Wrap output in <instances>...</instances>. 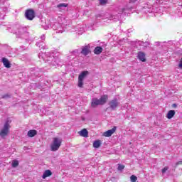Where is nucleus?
<instances>
[{
  "mask_svg": "<svg viewBox=\"0 0 182 182\" xmlns=\"http://www.w3.org/2000/svg\"><path fill=\"white\" fill-rule=\"evenodd\" d=\"M173 107H177V105L173 104Z\"/></svg>",
  "mask_w": 182,
  "mask_h": 182,
  "instance_id": "32",
  "label": "nucleus"
},
{
  "mask_svg": "<svg viewBox=\"0 0 182 182\" xmlns=\"http://www.w3.org/2000/svg\"><path fill=\"white\" fill-rule=\"evenodd\" d=\"M100 144H102L100 140L95 141L93 143V147H95V149H99V147H100Z\"/></svg>",
  "mask_w": 182,
  "mask_h": 182,
  "instance_id": "23",
  "label": "nucleus"
},
{
  "mask_svg": "<svg viewBox=\"0 0 182 182\" xmlns=\"http://www.w3.org/2000/svg\"><path fill=\"white\" fill-rule=\"evenodd\" d=\"M118 170L122 171V170H124V165H122L120 164H118Z\"/></svg>",
  "mask_w": 182,
  "mask_h": 182,
  "instance_id": "26",
  "label": "nucleus"
},
{
  "mask_svg": "<svg viewBox=\"0 0 182 182\" xmlns=\"http://www.w3.org/2000/svg\"><path fill=\"white\" fill-rule=\"evenodd\" d=\"M89 75V71H82L78 76V87H83V80Z\"/></svg>",
  "mask_w": 182,
  "mask_h": 182,
  "instance_id": "8",
  "label": "nucleus"
},
{
  "mask_svg": "<svg viewBox=\"0 0 182 182\" xmlns=\"http://www.w3.org/2000/svg\"><path fill=\"white\" fill-rule=\"evenodd\" d=\"M11 120L8 119L6 121L3 129H1V131L0 132V136L1 137H6L8 136V134L9 133V129H11Z\"/></svg>",
  "mask_w": 182,
  "mask_h": 182,
  "instance_id": "5",
  "label": "nucleus"
},
{
  "mask_svg": "<svg viewBox=\"0 0 182 182\" xmlns=\"http://www.w3.org/2000/svg\"><path fill=\"white\" fill-rule=\"evenodd\" d=\"M41 57L42 58V59H43L45 62H50V63H51V65H53L54 66L58 65V63H56V60L55 59V57L49 55V53H48V54L40 53L38 55V58H41Z\"/></svg>",
  "mask_w": 182,
  "mask_h": 182,
  "instance_id": "3",
  "label": "nucleus"
},
{
  "mask_svg": "<svg viewBox=\"0 0 182 182\" xmlns=\"http://www.w3.org/2000/svg\"><path fill=\"white\" fill-rule=\"evenodd\" d=\"M167 170H168V166H165V167L162 169V173L164 174V173H166V171H167Z\"/></svg>",
  "mask_w": 182,
  "mask_h": 182,
  "instance_id": "28",
  "label": "nucleus"
},
{
  "mask_svg": "<svg viewBox=\"0 0 182 182\" xmlns=\"http://www.w3.org/2000/svg\"><path fill=\"white\" fill-rule=\"evenodd\" d=\"M130 180L132 182H136V181H137V176L132 175L130 177Z\"/></svg>",
  "mask_w": 182,
  "mask_h": 182,
  "instance_id": "25",
  "label": "nucleus"
},
{
  "mask_svg": "<svg viewBox=\"0 0 182 182\" xmlns=\"http://www.w3.org/2000/svg\"><path fill=\"white\" fill-rule=\"evenodd\" d=\"M81 53H82V55H84V56H87V54L90 53V46H85L82 47Z\"/></svg>",
  "mask_w": 182,
  "mask_h": 182,
  "instance_id": "12",
  "label": "nucleus"
},
{
  "mask_svg": "<svg viewBox=\"0 0 182 182\" xmlns=\"http://www.w3.org/2000/svg\"><path fill=\"white\" fill-rule=\"evenodd\" d=\"M15 33L18 38L24 39L25 36H28V33L26 32V28L19 26L18 29L16 30Z\"/></svg>",
  "mask_w": 182,
  "mask_h": 182,
  "instance_id": "7",
  "label": "nucleus"
},
{
  "mask_svg": "<svg viewBox=\"0 0 182 182\" xmlns=\"http://www.w3.org/2000/svg\"><path fill=\"white\" fill-rule=\"evenodd\" d=\"M136 48L139 49V50H141V49H144L145 48H147V45H149L148 43H144L143 41H135Z\"/></svg>",
  "mask_w": 182,
  "mask_h": 182,
  "instance_id": "10",
  "label": "nucleus"
},
{
  "mask_svg": "<svg viewBox=\"0 0 182 182\" xmlns=\"http://www.w3.org/2000/svg\"><path fill=\"white\" fill-rule=\"evenodd\" d=\"M137 2V0H130L129 4H127L125 7L119 6L115 9L116 14H112L110 16L109 19L111 21H119L120 19V16L122 14H124L126 15L129 11L131 9H133V7L134 6V4Z\"/></svg>",
  "mask_w": 182,
  "mask_h": 182,
  "instance_id": "1",
  "label": "nucleus"
},
{
  "mask_svg": "<svg viewBox=\"0 0 182 182\" xmlns=\"http://www.w3.org/2000/svg\"><path fill=\"white\" fill-rule=\"evenodd\" d=\"M103 52V48L100 46H97L94 50V53L95 55H100Z\"/></svg>",
  "mask_w": 182,
  "mask_h": 182,
  "instance_id": "20",
  "label": "nucleus"
},
{
  "mask_svg": "<svg viewBox=\"0 0 182 182\" xmlns=\"http://www.w3.org/2000/svg\"><path fill=\"white\" fill-rule=\"evenodd\" d=\"M137 58L141 62H146V54L141 51L138 52Z\"/></svg>",
  "mask_w": 182,
  "mask_h": 182,
  "instance_id": "14",
  "label": "nucleus"
},
{
  "mask_svg": "<svg viewBox=\"0 0 182 182\" xmlns=\"http://www.w3.org/2000/svg\"><path fill=\"white\" fill-rule=\"evenodd\" d=\"M174 114H176V111L170 110L168 112L166 117L167 119H173V117H174Z\"/></svg>",
  "mask_w": 182,
  "mask_h": 182,
  "instance_id": "21",
  "label": "nucleus"
},
{
  "mask_svg": "<svg viewBox=\"0 0 182 182\" xmlns=\"http://www.w3.org/2000/svg\"><path fill=\"white\" fill-rule=\"evenodd\" d=\"M52 175V171L49 169L46 170L44 173H43L42 178L45 179L46 177H50Z\"/></svg>",
  "mask_w": 182,
  "mask_h": 182,
  "instance_id": "17",
  "label": "nucleus"
},
{
  "mask_svg": "<svg viewBox=\"0 0 182 182\" xmlns=\"http://www.w3.org/2000/svg\"><path fill=\"white\" fill-rule=\"evenodd\" d=\"M53 29H54V31H56V33H63L65 29V24H63V23H55L53 25Z\"/></svg>",
  "mask_w": 182,
  "mask_h": 182,
  "instance_id": "6",
  "label": "nucleus"
},
{
  "mask_svg": "<svg viewBox=\"0 0 182 182\" xmlns=\"http://www.w3.org/2000/svg\"><path fill=\"white\" fill-rule=\"evenodd\" d=\"M11 166H12V167H14V168L18 167V166H19V161H18L16 160L13 161Z\"/></svg>",
  "mask_w": 182,
  "mask_h": 182,
  "instance_id": "24",
  "label": "nucleus"
},
{
  "mask_svg": "<svg viewBox=\"0 0 182 182\" xmlns=\"http://www.w3.org/2000/svg\"><path fill=\"white\" fill-rule=\"evenodd\" d=\"M25 16L28 21H33L35 18V11L32 9H28L26 11Z\"/></svg>",
  "mask_w": 182,
  "mask_h": 182,
  "instance_id": "9",
  "label": "nucleus"
},
{
  "mask_svg": "<svg viewBox=\"0 0 182 182\" xmlns=\"http://www.w3.org/2000/svg\"><path fill=\"white\" fill-rule=\"evenodd\" d=\"M109 97L107 95H103L100 99L96 97L92 99L91 106L92 107H96L97 106H102L107 102Z\"/></svg>",
  "mask_w": 182,
  "mask_h": 182,
  "instance_id": "2",
  "label": "nucleus"
},
{
  "mask_svg": "<svg viewBox=\"0 0 182 182\" xmlns=\"http://www.w3.org/2000/svg\"><path fill=\"white\" fill-rule=\"evenodd\" d=\"M36 45L41 49H46V45H45V43L43 41L38 42Z\"/></svg>",
  "mask_w": 182,
  "mask_h": 182,
  "instance_id": "22",
  "label": "nucleus"
},
{
  "mask_svg": "<svg viewBox=\"0 0 182 182\" xmlns=\"http://www.w3.org/2000/svg\"><path fill=\"white\" fill-rule=\"evenodd\" d=\"M2 62L5 68H7V69H9V68H11V63H9V60L8 59H6V58H3Z\"/></svg>",
  "mask_w": 182,
  "mask_h": 182,
  "instance_id": "15",
  "label": "nucleus"
},
{
  "mask_svg": "<svg viewBox=\"0 0 182 182\" xmlns=\"http://www.w3.org/2000/svg\"><path fill=\"white\" fill-rule=\"evenodd\" d=\"M119 103L117 101V99L115 98L109 102V107L112 109V110H115L116 107L119 106Z\"/></svg>",
  "mask_w": 182,
  "mask_h": 182,
  "instance_id": "11",
  "label": "nucleus"
},
{
  "mask_svg": "<svg viewBox=\"0 0 182 182\" xmlns=\"http://www.w3.org/2000/svg\"><path fill=\"white\" fill-rule=\"evenodd\" d=\"M28 137H35L38 134V132L35 129H31L28 132Z\"/></svg>",
  "mask_w": 182,
  "mask_h": 182,
  "instance_id": "19",
  "label": "nucleus"
},
{
  "mask_svg": "<svg viewBox=\"0 0 182 182\" xmlns=\"http://www.w3.org/2000/svg\"><path fill=\"white\" fill-rule=\"evenodd\" d=\"M180 164H182V161L176 162V166H180Z\"/></svg>",
  "mask_w": 182,
  "mask_h": 182,
  "instance_id": "30",
  "label": "nucleus"
},
{
  "mask_svg": "<svg viewBox=\"0 0 182 182\" xmlns=\"http://www.w3.org/2000/svg\"><path fill=\"white\" fill-rule=\"evenodd\" d=\"M80 136H82V137H87L89 136V132H87V129H83L79 132Z\"/></svg>",
  "mask_w": 182,
  "mask_h": 182,
  "instance_id": "16",
  "label": "nucleus"
},
{
  "mask_svg": "<svg viewBox=\"0 0 182 182\" xmlns=\"http://www.w3.org/2000/svg\"><path fill=\"white\" fill-rule=\"evenodd\" d=\"M114 132H116V127H114L112 129L104 132L103 136H105V137H110V136H112Z\"/></svg>",
  "mask_w": 182,
  "mask_h": 182,
  "instance_id": "13",
  "label": "nucleus"
},
{
  "mask_svg": "<svg viewBox=\"0 0 182 182\" xmlns=\"http://www.w3.org/2000/svg\"><path fill=\"white\" fill-rule=\"evenodd\" d=\"M57 8L59 9V11H65V9L68 8V4L65 3H60L57 5Z\"/></svg>",
  "mask_w": 182,
  "mask_h": 182,
  "instance_id": "18",
  "label": "nucleus"
},
{
  "mask_svg": "<svg viewBox=\"0 0 182 182\" xmlns=\"http://www.w3.org/2000/svg\"><path fill=\"white\" fill-rule=\"evenodd\" d=\"M41 41H45V35L41 36Z\"/></svg>",
  "mask_w": 182,
  "mask_h": 182,
  "instance_id": "31",
  "label": "nucleus"
},
{
  "mask_svg": "<svg viewBox=\"0 0 182 182\" xmlns=\"http://www.w3.org/2000/svg\"><path fill=\"white\" fill-rule=\"evenodd\" d=\"M100 2L101 4V5H105V4H106V2H107V0H100Z\"/></svg>",
  "mask_w": 182,
  "mask_h": 182,
  "instance_id": "29",
  "label": "nucleus"
},
{
  "mask_svg": "<svg viewBox=\"0 0 182 182\" xmlns=\"http://www.w3.org/2000/svg\"><path fill=\"white\" fill-rule=\"evenodd\" d=\"M9 97H11V95H9V94H5L4 95H1V99H9Z\"/></svg>",
  "mask_w": 182,
  "mask_h": 182,
  "instance_id": "27",
  "label": "nucleus"
},
{
  "mask_svg": "<svg viewBox=\"0 0 182 182\" xmlns=\"http://www.w3.org/2000/svg\"><path fill=\"white\" fill-rule=\"evenodd\" d=\"M62 146V139L59 137H55L53 139V142L50 144L51 151H58L59 148Z\"/></svg>",
  "mask_w": 182,
  "mask_h": 182,
  "instance_id": "4",
  "label": "nucleus"
}]
</instances>
